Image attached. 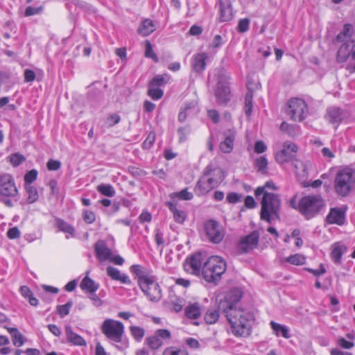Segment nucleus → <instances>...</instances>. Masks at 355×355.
<instances>
[{
  "mask_svg": "<svg viewBox=\"0 0 355 355\" xmlns=\"http://www.w3.org/2000/svg\"><path fill=\"white\" fill-rule=\"evenodd\" d=\"M232 333L236 337H248L251 334L253 314L244 309L230 306L225 311Z\"/></svg>",
  "mask_w": 355,
  "mask_h": 355,
  "instance_id": "f257e3e1",
  "label": "nucleus"
},
{
  "mask_svg": "<svg viewBox=\"0 0 355 355\" xmlns=\"http://www.w3.org/2000/svg\"><path fill=\"white\" fill-rule=\"evenodd\" d=\"M130 270L137 277L139 288L152 302H158L162 297V291L156 278L147 268L140 265H133Z\"/></svg>",
  "mask_w": 355,
  "mask_h": 355,
  "instance_id": "f03ea898",
  "label": "nucleus"
},
{
  "mask_svg": "<svg viewBox=\"0 0 355 355\" xmlns=\"http://www.w3.org/2000/svg\"><path fill=\"white\" fill-rule=\"evenodd\" d=\"M224 178L225 174L223 170L209 164L205 167L202 175L197 182L194 187L195 193L199 196H204L218 187Z\"/></svg>",
  "mask_w": 355,
  "mask_h": 355,
  "instance_id": "7ed1b4c3",
  "label": "nucleus"
},
{
  "mask_svg": "<svg viewBox=\"0 0 355 355\" xmlns=\"http://www.w3.org/2000/svg\"><path fill=\"white\" fill-rule=\"evenodd\" d=\"M335 45H339L337 59L339 62L345 61L352 55L355 47V28L351 24H345L343 30L333 40Z\"/></svg>",
  "mask_w": 355,
  "mask_h": 355,
  "instance_id": "20e7f679",
  "label": "nucleus"
},
{
  "mask_svg": "<svg viewBox=\"0 0 355 355\" xmlns=\"http://www.w3.org/2000/svg\"><path fill=\"white\" fill-rule=\"evenodd\" d=\"M227 270L226 261L219 256H211L203 263L202 276L208 283L216 284Z\"/></svg>",
  "mask_w": 355,
  "mask_h": 355,
  "instance_id": "39448f33",
  "label": "nucleus"
},
{
  "mask_svg": "<svg viewBox=\"0 0 355 355\" xmlns=\"http://www.w3.org/2000/svg\"><path fill=\"white\" fill-rule=\"evenodd\" d=\"M280 208L279 196L274 193L266 192L261 202V219L269 223L272 220H279Z\"/></svg>",
  "mask_w": 355,
  "mask_h": 355,
  "instance_id": "423d86ee",
  "label": "nucleus"
},
{
  "mask_svg": "<svg viewBox=\"0 0 355 355\" xmlns=\"http://www.w3.org/2000/svg\"><path fill=\"white\" fill-rule=\"evenodd\" d=\"M325 206L323 198L319 196H306L300 199L297 207V209L306 219L315 216Z\"/></svg>",
  "mask_w": 355,
  "mask_h": 355,
  "instance_id": "0eeeda50",
  "label": "nucleus"
},
{
  "mask_svg": "<svg viewBox=\"0 0 355 355\" xmlns=\"http://www.w3.org/2000/svg\"><path fill=\"white\" fill-rule=\"evenodd\" d=\"M354 184L355 170L345 168L336 173L334 180V189L339 196L343 197L348 196L353 189Z\"/></svg>",
  "mask_w": 355,
  "mask_h": 355,
  "instance_id": "6e6552de",
  "label": "nucleus"
},
{
  "mask_svg": "<svg viewBox=\"0 0 355 355\" xmlns=\"http://www.w3.org/2000/svg\"><path fill=\"white\" fill-rule=\"evenodd\" d=\"M101 331L108 339L120 343L124 334V326L120 321L106 319L101 325Z\"/></svg>",
  "mask_w": 355,
  "mask_h": 355,
  "instance_id": "1a4fd4ad",
  "label": "nucleus"
},
{
  "mask_svg": "<svg viewBox=\"0 0 355 355\" xmlns=\"http://www.w3.org/2000/svg\"><path fill=\"white\" fill-rule=\"evenodd\" d=\"M307 105L301 98H294L287 103L286 113L295 121H302L305 118Z\"/></svg>",
  "mask_w": 355,
  "mask_h": 355,
  "instance_id": "9d476101",
  "label": "nucleus"
},
{
  "mask_svg": "<svg viewBox=\"0 0 355 355\" xmlns=\"http://www.w3.org/2000/svg\"><path fill=\"white\" fill-rule=\"evenodd\" d=\"M17 194L18 190L12 176L8 173L0 175V195L13 198Z\"/></svg>",
  "mask_w": 355,
  "mask_h": 355,
  "instance_id": "9b49d317",
  "label": "nucleus"
},
{
  "mask_svg": "<svg viewBox=\"0 0 355 355\" xmlns=\"http://www.w3.org/2000/svg\"><path fill=\"white\" fill-rule=\"evenodd\" d=\"M298 150L297 145L291 141H285L283 148L275 155V159L279 164H284L292 160Z\"/></svg>",
  "mask_w": 355,
  "mask_h": 355,
  "instance_id": "f8f14e48",
  "label": "nucleus"
},
{
  "mask_svg": "<svg viewBox=\"0 0 355 355\" xmlns=\"http://www.w3.org/2000/svg\"><path fill=\"white\" fill-rule=\"evenodd\" d=\"M205 229L209 240L214 243H218L224 238L225 232L220 225L213 220L205 223Z\"/></svg>",
  "mask_w": 355,
  "mask_h": 355,
  "instance_id": "ddd939ff",
  "label": "nucleus"
},
{
  "mask_svg": "<svg viewBox=\"0 0 355 355\" xmlns=\"http://www.w3.org/2000/svg\"><path fill=\"white\" fill-rule=\"evenodd\" d=\"M259 241V232L253 231L250 234L241 238L237 245L238 250L241 253H248L257 247Z\"/></svg>",
  "mask_w": 355,
  "mask_h": 355,
  "instance_id": "4468645a",
  "label": "nucleus"
},
{
  "mask_svg": "<svg viewBox=\"0 0 355 355\" xmlns=\"http://www.w3.org/2000/svg\"><path fill=\"white\" fill-rule=\"evenodd\" d=\"M202 255L196 253L187 258L184 263V268L187 272L194 275L202 274Z\"/></svg>",
  "mask_w": 355,
  "mask_h": 355,
  "instance_id": "2eb2a0df",
  "label": "nucleus"
},
{
  "mask_svg": "<svg viewBox=\"0 0 355 355\" xmlns=\"http://www.w3.org/2000/svg\"><path fill=\"white\" fill-rule=\"evenodd\" d=\"M229 85L230 83L226 80H220L218 81L215 89V96L220 105H227L232 98Z\"/></svg>",
  "mask_w": 355,
  "mask_h": 355,
  "instance_id": "dca6fc26",
  "label": "nucleus"
},
{
  "mask_svg": "<svg viewBox=\"0 0 355 355\" xmlns=\"http://www.w3.org/2000/svg\"><path fill=\"white\" fill-rule=\"evenodd\" d=\"M94 251L96 257L100 262L108 260L112 253V250L107 247L106 243L103 240H99L95 243Z\"/></svg>",
  "mask_w": 355,
  "mask_h": 355,
  "instance_id": "f3484780",
  "label": "nucleus"
},
{
  "mask_svg": "<svg viewBox=\"0 0 355 355\" xmlns=\"http://www.w3.org/2000/svg\"><path fill=\"white\" fill-rule=\"evenodd\" d=\"M219 20L222 22L230 21L233 18L232 6L230 0H218Z\"/></svg>",
  "mask_w": 355,
  "mask_h": 355,
  "instance_id": "a211bd4d",
  "label": "nucleus"
},
{
  "mask_svg": "<svg viewBox=\"0 0 355 355\" xmlns=\"http://www.w3.org/2000/svg\"><path fill=\"white\" fill-rule=\"evenodd\" d=\"M106 272L107 275L114 281L120 282L121 284H130L131 281L129 278V277L124 273H121V271L113 267V266H108L106 268Z\"/></svg>",
  "mask_w": 355,
  "mask_h": 355,
  "instance_id": "6ab92c4d",
  "label": "nucleus"
},
{
  "mask_svg": "<svg viewBox=\"0 0 355 355\" xmlns=\"http://www.w3.org/2000/svg\"><path fill=\"white\" fill-rule=\"evenodd\" d=\"M345 220V213L341 209L338 208L331 209L329 214L327 216V220L330 224H337L338 225H341L344 224Z\"/></svg>",
  "mask_w": 355,
  "mask_h": 355,
  "instance_id": "aec40b11",
  "label": "nucleus"
},
{
  "mask_svg": "<svg viewBox=\"0 0 355 355\" xmlns=\"http://www.w3.org/2000/svg\"><path fill=\"white\" fill-rule=\"evenodd\" d=\"M65 334L67 336V341L69 343H71L74 345L78 346L86 345V341L85 340V339L80 335L73 332L71 326L67 325L65 327Z\"/></svg>",
  "mask_w": 355,
  "mask_h": 355,
  "instance_id": "412c9836",
  "label": "nucleus"
},
{
  "mask_svg": "<svg viewBox=\"0 0 355 355\" xmlns=\"http://www.w3.org/2000/svg\"><path fill=\"white\" fill-rule=\"evenodd\" d=\"M207 55L206 53H199L193 56V62L192 67L193 70L197 73L202 72L206 67V60Z\"/></svg>",
  "mask_w": 355,
  "mask_h": 355,
  "instance_id": "4be33fe9",
  "label": "nucleus"
},
{
  "mask_svg": "<svg viewBox=\"0 0 355 355\" xmlns=\"http://www.w3.org/2000/svg\"><path fill=\"white\" fill-rule=\"evenodd\" d=\"M235 139V133L229 131L225 134V138L223 141L220 144L219 148L224 153H230L234 148V141Z\"/></svg>",
  "mask_w": 355,
  "mask_h": 355,
  "instance_id": "5701e85b",
  "label": "nucleus"
},
{
  "mask_svg": "<svg viewBox=\"0 0 355 355\" xmlns=\"http://www.w3.org/2000/svg\"><path fill=\"white\" fill-rule=\"evenodd\" d=\"M156 25L150 19H144L138 27L137 33L143 36H148L156 30Z\"/></svg>",
  "mask_w": 355,
  "mask_h": 355,
  "instance_id": "b1692460",
  "label": "nucleus"
},
{
  "mask_svg": "<svg viewBox=\"0 0 355 355\" xmlns=\"http://www.w3.org/2000/svg\"><path fill=\"white\" fill-rule=\"evenodd\" d=\"M201 306L199 303L188 304L185 308V315L189 319H197L201 315Z\"/></svg>",
  "mask_w": 355,
  "mask_h": 355,
  "instance_id": "393cba45",
  "label": "nucleus"
},
{
  "mask_svg": "<svg viewBox=\"0 0 355 355\" xmlns=\"http://www.w3.org/2000/svg\"><path fill=\"white\" fill-rule=\"evenodd\" d=\"M196 106L197 103L195 101L186 103L179 112L178 121L181 123L184 122L187 116L191 114V111L196 109Z\"/></svg>",
  "mask_w": 355,
  "mask_h": 355,
  "instance_id": "a878e982",
  "label": "nucleus"
},
{
  "mask_svg": "<svg viewBox=\"0 0 355 355\" xmlns=\"http://www.w3.org/2000/svg\"><path fill=\"white\" fill-rule=\"evenodd\" d=\"M347 251V247L344 245L335 243L333 245V250L331 254L334 261L337 264L341 263L342 257Z\"/></svg>",
  "mask_w": 355,
  "mask_h": 355,
  "instance_id": "bb28decb",
  "label": "nucleus"
},
{
  "mask_svg": "<svg viewBox=\"0 0 355 355\" xmlns=\"http://www.w3.org/2000/svg\"><path fill=\"white\" fill-rule=\"evenodd\" d=\"M293 164L297 176L302 178H304L308 176L309 167L311 166V164L309 162H303L300 160L295 159Z\"/></svg>",
  "mask_w": 355,
  "mask_h": 355,
  "instance_id": "cd10ccee",
  "label": "nucleus"
},
{
  "mask_svg": "<svg viewBox=\"0 0 355 355\" xmlns=\"http://www.w3.org/2000/svg\"><path fill=\"white\" fill-rule=\"evenodd\" d=\"M326 118L330 123L338 124L342 120L340 109L336 107L329 108L327 111Z\"/></svg>",
  "mask_w": 355,
  "mask_h": 355,
  "instance_id": "c85d7f7f",
  "label": "nucleus"
},
{
  "mask_svg": "<svg viewBox=\"0 0 355 355\" xmlns=\"http://www.w3.org/2000/svg\"><path fill=\"white\" fill-rule=\"evenodd\" d=\"M169 210L173 214V218L175 222L182 224L186 219V214L184 211L178 209L176 205L171 202L166 203Z\"/></svg>",
  "mask_w": 355,
  "mask_h": 355,
  "instance_id": "c756f323",
  "label": "nucleus"
},
{
  "mask_svg": "<svg viewBox=\"0 0 355 355\" xmlns=\"http://www.w3.org/2000/svg\"><path fill=\"white\" fill-rule=\"evenodd\" d=\"M169 302L173 305V310L177 313L181 311L182 307L186 304L184 298L178 297L175 293L170 294Z\"/></svg>",
  "mask_w": 355,
  "mask_h": 355,
  "instance_id": "7c9ffc66",
  "label": "nucleus"
},
{
  "mask_svg": "<svg viewBox=\"0 0 355 355\" xmlns=\"http://www.w3.org/2000/svg\"><path fill=\"white\" fill-rule=\"evenodd\" d=\"M55 226L58 227L60 231L68 234L71 236H74V227L64 220L61 218H56L55 220Z\"/></svg>",
  "mask_w": 355,
  "mask_h": 355,
  "instance_id": "2f4dec72",
  "label": "nucleus"
},
{
  "mask_svg": "<svg viewBox=\"0 0 355 355\" xmlns=\"http://www.w3.org/2000/svg\"><path fill=\"white\" fill-rule=\"evenodd\" d=\"M8 331L11 334L13 345L16 347H21L24 345V336L19 331L17 328L15 327H6Z\"/></svg>",
  "mask_w": 355,
  "mask_h": 355,
  "instance_id": "473e14b6",
  "label": "nucleus"
},
{
  "mask_svg": "<svg viewBox=\"0 0 355 355\" xmlns=\"http://www.w3.org/2000/svg\"><path fill=\"white\" fill-rule=\"evenodd\" d=\"M98 284L87 276L85 277L80 283L81 289L86 290L90 293H95L98 289Z\"/></svg>",
  "mask_w": 355,
  "mask_h": 355,
  "instance_id": "72a5a7b5",
  "label": "nucleus"
},
{
  "mask_svg": "<svg viewBox=\"0 0 355 355\" xmlns=\"http://www.w3.org/2000/svg\"><path fill=\"white\" fill-rule=\"evenodd\" d=\"M270 326L276 336H278L279 333H281L282 336L285 338H289L291 337L289 329L286 326L282 325L274 321L270 322Z\"/></svg>",
  "mask_w": 355,
  "mask_h": 355,
  "instance_id": "f704fd0d",
  "label": "nucleus"
},
{
  "mask_svg": "<svg viewBox=\"0 0 355 355\" xmlns=\"http://www.w3.org/2000/svg\"><path fill=\"white\" fill-rule=\"evenodd\" d=\"M25 189L27 193V203L32 204L36 202L39 198L37 189L31 184H26Z\"/></svg>",
  "mask_w": 355,
  "mask_h": 355,
  "instance_id": "c9c22d12",
  "label": "nucleus"
},
{
  "mask_svg": "<svg viewBox=\"0 0 355 355\" xmlns=\"http://www.w3.org/2000/svg\"><path fill=\"white\" fill-rule=\"evenodd\" d=\"M219 311L217 309H209L205 314L204 319L207 324H215L219 318Z\"/></svg>",
  "mask_w": 355,
  "mask_h": 355,
  "instance_id": "e433bc0d",
  "label": "nucleus"
},
{
  "mask_svg": "<svg viewBox=\"0 0 355 355\" xmlns=\"http://www.w3.org/2000/svg\"><path fill=\"white\" fill-rule=\"evenodd\" d=\"M253 91L248 89L245 96V113L247 116H250L252 113L253 107Z\"/></svg>",
  "mask_w": 355,
  "mask_h": 355,
  "instance_id": "4c0bfd02",
  "label": "nucleus"
},
{
  "mask_svg": "<svg viewBox=\"0 0 355 355\" xmlns=\"http://www.w3.org/2000/svg\"><path fill=\"white\" fill-rule=\"evenodd\" d=\"M255 166L258 172L261 174H266L268 173V160L265 156H261L255 160Z\"/></svg>",
  "mask_w": 355,
  "mask_h": 355,
  "instance_id": "58836bf2",
  "label": "nucleus"
},
{
  "mask_svg": "<svg viewBox=\"0 0 355 355\" xmlns=\"http://www.w3.org/2000/svg\"><path fill=\"white\" fill-rule=\"evenodd\" d=\"M280 130L284 132H286L291 137H295L299 133L298 126L290 125L286 122L282 123L280 125Z\"/></svg>",
  "mask_w": 355,
  "mask_h": 355,
  "instance_id": "ea45409f",
  "label": "nucleus"
},
{
  "mask_svg": "<svg viewBox=\"0 0 355 355\" xmlns=\"http://www.w3.org/2000/svg\"><path fill=\"white\" fill-rule=\"evenodd\" d=\"M285 261L293 265L300 266L305 263L306 258L302 254H295L286 257Z\"/></svg>",
  "mask_w": 355,
  "mask_h": 355,
  "instance_id": "a19ab883",
  "label": "nucleus"
},
{
  "mask_svg": "<svg viewBox=\"0 0 355 355\" xmlns=\"http://www.w3.org/2000/svg\"><path fill=\"white\" fill-rule=\"evenodd\" d=\"M130 331L132 337L138 342L141 341L145 335V330L138 326H130Z\"/></svg>",
  "mask_w": 355,
  "mask_h": 355,
  "instance_id": "79ce46f5",
  "label": "nucleus"
},
{
  "mask_svg": "<svg viewBox=\"0 0 355 355\" xmlns=\"http://www.w3.org/2000/svg\"><path fill=\"white\" fill-rule=\"evenodd\" d=\"M97 190L103 195L107 197H112L115 194L113 187L110 184H100L97 187Z\"/></svg>",
  "mask_w": 355,
  "mask_h": 355,
  "instance_id": "37998d69",
  "label": "nucleus"
},
{
  "mask_svg": "<svg viewBox=\"0 0 355 355\" xmlns=\"http://www.w3.org/2000/svg\"><path fill=\"white\" fill-rule=\"evenodd\" d=\"M147 345L153 349H157L162 345V340L156 336H150L146 338Z\"/></svg>",
  "mask_w": 355,
  "mask_h": 355,
  "instance_id": "c03bdc74",
  "label": "nucleus"
},
{
  "mask_svg": "<svg viewBox=\"0 0 355 355\" xmlns=\"http://www.w3.org/2000/svg\"><path fill=\"white\" fill-rule=\"evenodd\" d=\"M73 305L71 300L68 301L64 305H59L57 306V311L61 318H64L69 313V310Z\"/></svg>",
  "mask_w": 355,
  "mask_h": 355,
  "instance_id": "a18cd8bd",
  "label": "nucleus"
},
{
  "mask_svg": "<svg viewBox=\"0 0 355 355\" xmlns=\"http://www.w3.org/2000/svg\"><path fill=\"white\" fill-rule=\"evenodd\" d=\"M145 56L152 58L155 62L159 61L157 56L154 53L153 46L148 40L145 41Z\"/></svg>",
  "mask_w": 355,
  "mask_h": 355,
  "instance_id": "49530a36",
  "label": "nucleus"
},
{
  "mask_svg": "<svg viewBox=\"0 0 355 355\" xmlns=\"http://www.w3.org/2000/svg\"><path fill=\"white\" fill-rule=\"evenodd\" d=\"M8 159L13 166H18L25 161V157L19 153H13L8 157Z\"/></svg>",
  "mask_w": 355,
  "mask_h": 355,
  "instance_id": "de8ad7c7",
  "label": "nucleus"
},
{
  "mask_svg": "<svg viewBox=\"0 0 355 355\" xmlns=\"http://www.w3.org/2000/svg\"><path fill=\"white\" fill-rule=\"evenodd\" d=\"M171 198L178 197L181 200H189L193 198V194L188 191L187 189H184L180 192L173 193L171 195Z\"/></svg>",
  "mask_w": 355,
  "mask_h": 355,
  "instance_id": "09e8293b",
  "label": "nucleus"
},
{
  "mask_svg": "<svg viewBox=\"0 0 355 355\" xmlns=\"http://www.w3.org/2000/svg\"><path fill=\"white\" fill-rule=\"evenodd\" d=\"M266 188H268V189H274V190H277V188L275 187V184L271 182V181H268L267 182L265 185L263 187H259L258 188H257V189L255 190L254 191V194L256 196H261V195H264V193L266 192H267L266 191Z\"/></svg>",
  "mask_w": 355,
  "mask_h": 355,
  "instance_id": "8fccbe9b",
  "label": "nucleus"
},
{
  "mask_svg": "<svg viewBox=\"0 0 355 355\" xmlns=\"http://www.w3.org/2000/svg\"><path fill=\"white\" fill-rule=\"evenodd\" d=\"M148 95L153 99V100H158L161 98L164 94L163 91L157 88L156 87H149L148 89Z\"/></svg>",
  "mask_w": 355,
  "mask_h": 355,
  "instance_id": "3c124183",
  "label": "nucleus"
},
{
  "mask_svg": "<svg viewBox=\"0 0 355 355\" xmlns=\"http://www.w3.org/2000/svg\"><path fill=\"white\" fill-rule=\"evenodd\" d=\"M190 133V127L189 125L180 127L178 129V134L179 136V141L184 142L187 139V136Z\"/></svg>",
  "mask_w": 355,
  "mask_h": 355,
  "instance_id": "603ef678",
  "label": "nucleus"
},
{
  "mask_svg": "<svg viewBox=\"0 0 355 355\" xmlns=\"http://www.w3.org/2000/svg\"><path fill=\"white\" fill-rule=\"evenodd\" d=\"M37 171L35 169H32L27 172L24 178L26 184H31L37 179Z\"/></svg>",
  "mask_w": 355,
  "mask_h": 355,
  "instance_id": "864d4df0",
  "label": "nucleus"
},
{
  "mask_svg": "<svg viewBox=\"0 0 355 355\" xmlns=\"http://www.w3.org/2000/svg\"><path fill=\"white\" fill-rule=\"evenodd\" d=\"M250 19L248 18L241 19L239 20L237 27V31L239 33H245L249 29Z\"/></svg>",
  "mask_w": 355,
  "mask_h": 355,
  "instance_id": "5fc2aeb1",
  "label": "nucleus"
},
{
  "mask_svg": "<svg viewBox=\"0 0 355 355\" xmlns=\"http://www.w3.org/2000/svg\"><path fill=\"white\" fill-rule=\"evenodd\" d=\"M155 140V134L153 132H151L148 134L147 138L142 144V146L145 149H149L152 145L154 144Z\"/></svg>",
  "mask_w": 355,
  "mask_h": 355,
  "instance_id": "6e6d98bb",
  "label": "nucleus"
},
{
  "mask_svg": "<svg viewBox=\"0 0 355 355\" xmlns=\"http://www.w3.org/2000/svg\"><path fill=\"white\" fill-rule=\"evenodd\" d=\"M43 10V7L40 6L37 8H33L31 6H28L26 8L24 15L26 17L32 16L34 15L40 14Z\"/></svg>",
  "mask_w": 355,
  "mask_h": 355,
  "instance_id": "4d7b16f0",
  "label": "nucleus"
},
{
  "mask_svg": "<svg viewBox=\"0 0 355 355\" xmlns=\"http://www.w3.org/2000/svg\"><path fill=\"white\" fill-rule=\"evenodd\" d=\"M241 198H242L241 195H240L237 193L232 192V193H230L227 196V201L229 203L235 204V203L240 202L241 200Z\"/></svg>",
  "mask_w": 355,
  "mask_h": 355,
  "instance_id": "13d9d810",
  "label": "nucleus"
},
{
  "mask_svg": "<svg viewBox=\"0 0 355 355\" xmlns=\"http://www.w3.org/2000/svg\"><path fill=\"white\" fill-rule=\"evenodd\" d=\"M83 217L84 220L89 224L94 223L96 220L94 213L89 210H85L83 211Z\"/></svg>",
  "mask_w": 355,
  "mask_h": 355,
  "instance_id": "bf43d9fd",
  "label": "nucleus"
},
{
  "mask_svg": "<svg viewBox=\"0 0 355 355\" xmlns=\"http://www.w3.org/2000/svg\"><path fill=\"white\" fill-rule=\"evenodd\" d=\"M164 83V78L162 76H157L150 82L149 87H159Z\"/></svg>",
  "mask_w": 355,
  "mask_h": 355,
  "instance_id": "052dcab7",
  "label": "nucleus"
},
{
  "mask_svg": "<svg viewBox=\"0 0 355 355\" xmlns=\"http://www.w3.org/2000/svg\"><path fill=\"white\" fill-rule=\"evenodd\" d=\"M121 121V117L117 114H110L107 119V123L109 126H113L117 123H119Z\"/></svg>",
  "mask_w": 355,
  "mask_h": 355,
  "instance_id": "680f3d73",
  "label": "nucleus"
},
{
  "mask_svg": "<svg viewBox=\"0 0 355 355\" xmlns=\"http://www.w3.org/2000/svg\"><path fill=\"white\" fill-rule=\"evenodd\" d=\"M155 334L160 340H169L171 338V333L167 329H158Z\"/></svg>",
  "mask_w": 355,
  "mask_h": 355,
  "instance_id": "e2e57ef3",
  "label": "nucleus"
},
{
  "mask_svg": "<svg viewBox=\"0 0 355 355\" xmlns=\"http://www.w3.org/2000/svg\"><path fill=\"white\" fill-rule=\"evenodd\" d=\"M7 236L10 239H15L20 236V231L17 227L8 230Z\"/></svg>",
  "mask_w": 355,
  "mask_h": 355,
  "instance_id": "0e129e2a",
  "label": "nucleus"
},
{
  "mask_svg": "<svg viewBox=\"0 0 355 355\" xmlns=\"http://www.w3.org/2000/svg\"><path fill=\"white\" fill-rule=\"evenodd\" d=\"M207 115L214 123H218L220 120V115L217 110L214 109L209 110L207 111Z\"/></svg>",
  "mask_w": 355,
  "mask_h": 355,
  "instance_id": "69168bd1",
  "label": "nucleus"
},
{
  "mask_svg": "<svg viewBox=\"0 0 355 355\" xmlns=\"http://www.w3.org/2000/svg\"><path fill=\"white\" fill-rule=\"evenodd\" d=\"M266 149L267 146L262 141H258L254 144V152L258 154L263 153Z\"/></svg>",
  "mask_w": 355,
  "mask_h": 355,
  "instance_id": "338daca9",
  "label": "nucleus"
},
{
  "mask_svg": "<svg viewBox=\"0 0 355 355\" xmlns=\"http://www.w3.org/2000/svg\"><path fill=\"white\" fill-rule=\"evenodd\" d=\"M164 355H189L186 351L184 350H172L171 349H166L164 352Z\"/></svg>",
  "mask_w": 355,
  "mask_h": 355,
  "instance_id": "774afa93",
  "label": "nucleus"
}]
</instances>
